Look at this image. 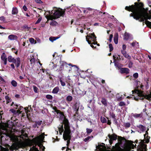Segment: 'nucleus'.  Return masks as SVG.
Segmentation results:
<instances>
[{"mask_svg": "<svg viewBox=\"0 0 151 151\" xmlns=\"http://www.w3.org/2000/svg\"><path fill=\"white\" fill-rule=\"evenodd\" d=\"M134 5H132L129 6H126L125 9L132 13L129 14L130 17H132L135 19H138L141 14V10L139 6V2H135Z\"/></svg>", "mask_w": 151, "mask_h": 151, "instance_id": "obj_1", "label": "nucleus"}, {"mask_svg": "<svg viewBox=\"0 0 151 151\" xmlns=\"http://www.w3.org/2000/svg\"><path fill=\"white\" fill-rule=\"evenodd\" d=\"M132 94L137 93L138 94V96L140 97L139 98V97L138 98L134 96V99L136 101H138L139 99L143 100L144 99H145L149 101L151 100V92L150 93L149 95H147L143 91L138 89L132 90Z\"/></svg>", "mask_w": 151, "mask_h": 151, "instance_id": "obj_2", "label": "nucleus"}, {"mask_svg": "<svg viewBox=\"0 0 151 151\" xmlns=\"http://www.w3.org/2000/svg\"><path fill=\"white\" fill-rule=\"evenodd\" d=\"M96 38V37L94 32L89 34L87 35L86 38V41L89 44H91L92 41L93 42L92 44H97L98 46H99V44L97 43Z\"/></svg>", "mask_w": 151, "mask_h": 151, "instance_id": "obj_3", "label": "nucleus"}, {"mask_svg": "<svg viewBox=\"0 0 151 151\" xmlns=\"http://www.w3.org/2000/svg\"><path fill=\"white\" fill-rule=\"evenodd\" d=\"M60 9L61 10L59 9L55 10L53 16L50 17V19L52 20L53 19H55L59 18L60 17H63L65 14V10H63L62 9Z\"/></svg>", "mask_w": 151, "mask_h": 151, "instance_id": "obj_4", "label": "nucleus"}, {"mask_svg": "<svg viewBox=\"0 0 151 151\" xmlns=\"http://www.w3.org/2000/svg\"><path fill=\"white\" fill-rule=\"evenodd\" d=\"M8 61L9 62H12L15 64L17 68H18L20 64V59L19 57L15 59L11 55H9L8 57Z\"/></svg>", "mask_w": 151, "mask_h": 151, "instance_id": "obj_5", "label": "nucleus"}, {"mask_svg": "<svg viewBox=\"0 0 151 151\" xmlns=\"http://www.w3.org/2000/svg\"><path fill=\"white\" fill-rule=\"evenodd\" d=\"M60 117H64V119L63 121V123L61 124V125H60V127H58L60 133V131L62 132L64 131L63 124H64V127H69L68 120L65 117L64 115V116H62Z\"/></svg>", "mask_w": 151, "mask_h": 151, "instance_id": "obj_6", "label": "nucleus"}, {"mask_svg": "<svg viewBox=\"0 0 151 151\" xmlns=\"http://www.w3.org/2000/svg\"><path fill=\"white\" fill-rule=\"evenodd\" d=\"M65 131L63 134L64 137H65L64 139L65 140H67L68 139H70L71 137L70 136L71 131L70 129V127H64Z\"/></svg>", "mask_w": 151, "mask_h": 151, "instance_id": "obj_7", "label": "nucleus"}, {"mask_svg": "<svg viewBox=\"0 0 151 151\" xmlns=\"http://www.w3.org/2000/svg\"><path fill=\"white\" fill-rule=\"evenodd\" d=\"M60 63L61 64L60 65L63 67V68H64V66H65L66 67H67V65H68L69 66H70L72 67H74L75 70L77 71L78 70V69H79L78 67H77L76 65H73L71 63H70L68 64L66 62L62 61H60Z\"/></svg>", "mask_w": 151, "mask_h": 151, "instance_id": "obj_8", "label": "nucleus"}, {"mask_svg": "<svg viewBox=\"0 0 151 151\" xmlns=\"http://www.w3.org/2000/svg\"><path fill=\"white\" fill-rule=\"evenodd\" d=\"M1 63H2L4 65L7 64V59L6 54L5 52H3L1 57Z\"/></svg>", "mask_w": 151, "mask_h": 151, "instance_id": "obj_9", "label": "nucleus"}, {"mask_svg": "<svg viewBox=\"0 0 151 151\" xmlns=\"http://www.w3.org/2000/svg\"><path fill=\"white\" fill-rule=\"evenodd\" d=\"M8 124L7 123L1 122L0 123V137H1V135L2 134L1 133V129L4 130H7L6 128L8 127Z\"/></svg>", "mask_w": 151, "mask_h": 151, "instance_id": "obj_10", "label": "nucleus"}, {"mask_svg": "<svg viewBox=\"0 0 151 151\" xmlns=\"http://www.w3.org/2000/svg\"><path fill=\"white\" fill-rule=\"evenodd\" d=\"M108 137L110 139H112L113 140H115L117 139V137H118V139H120L122 141V137L121 136H117L115 134H113L111 135L110 134H109L108 135Z\"/></svg>", "mask_w": 151, "mask_h": 151, "instance_id": "obj_11", "label": "nucleus"}, {"mask_svg": "<svg viewBox=\"0 0 151 151\" xmlns=\"http://www.w3.org/2000/svg\"><path fill=\"white\" fill-rule=\"evenodd\" d=\"M24 109L23 107L19 106L18 108V109L17 110L19 111H18V116L20 117L21 118L25 115L24 113H22V111Z\"/></svg>", "mask_w": 151, "mask_h": 151, "instance_id": "obj_12", "label": "nucleus"}, {"mask_svg": "<svg viewBox=\"0 0 151 151\" xmlns=\"http://www.w3.org/2000/svg\"><path fill=\"white\" fill-rule=\"evenodd\" d=\"M129 70L127 68H121L120 69V72L122 74L126 73L129 74Z\"/></svg>", "mask_w": 151, "mask_h": 151, "instance_id": "obj_13", "label": "nucleus"}, {"mask_svg": "<svg viewBox=\"0 0 151 151\" xmlns=\"http://www.w3.org/2000/svg\"><path fill=\"white\" fill-rule=\"evenodd\" d=\"M53 109L55 110V112H56L57 114H59L60 117H61L62 116H64V113L63 112H61L60 110L58 109L56 107H54Z\"/></svg>", "mask_w": 151, "mask_h": 151, "instance_id": "obj_14", "label": "nucleus"}, {"mask_svg": "<svg viewBox=\"0 0 151 151\" xmlns=\"http://www.w3.org/2000/svg\"><path fill=\"white\" fill-rule=\"evenodd\" d=\"M35 123L32 125V127L34 128H36L37 127L38 128L37 126H40L42 123V121H35Z\"/></svg>", "mask_w": 151, "mask_h": 151, "instance_id": "obj_15", "label": "nucleus"}, {"mask_svg": "<svg viewBox=\"0 0 151 151\" xmlns=\"http://www.w3.org/2000/svg\"><path fill=\"white\" fill-rule=\"evenodd\" d=\"M141 14L140 16L139 17V18L138 19H135L136 20H139L140 19V22H144L145 20L146 21V18L145 17L142 13V11L140 12Z\"/></svg>", "mask_w": 151, "mask_h": 151, "instance_id": "obj_16", "label": "nucleus"}, {"mask_svg": "<svg viewBox=\"0 0 151 151\" xmlns=\"http://www.w3.org/2000/svg\"><path fill=\"white\" fill-rule=\"evenodd\" d=\"M8 38L11 40H17L18 38L15 35H11L8 36Z\"/></svg>", "mask_w": 151, "mask_h": 151, "instance_id": "obj_17", "label": "nucleus"}, {"mask_svg": "<svg viewBox=\"0 0 151 151\" xmlns=\"http://www.w3.org/2000/svg\"><path fill=\"white\" fill-rule=\"evenodd\" d=\"M118 33H116L114 35V43L116 44L118 43Z\"/></svg>", "mask_w": 151, "mask_h": 151, "instance_id": "obj_18", "label": "nucleus"}, {"mask_svg": "<svg viewBox=\"0 0 151 151\" xmlns=\"http://www.w3.org/2000/svg\"><path fill=\"white\" fill-rule=\"evenodd\" d=\"M92 9L90 8H83L82 11L85 14H86L89 12L88 11H91Z\"/></svg>", "mask_w": 151, "mask_h": 151, "instance_id": "obj_19", "label": "nucleus"}, {"mask_svg": "<svg viewBox=\"0 0 151 151\" xmlns=\"http://www.w3.org/2000/svg\"><path fill=\"white\" fill-rule=\"evenodd\" d=\"M121 52L125 58L128 59H130L131 57L128 54H127L126 51L124 50H121Z\"/></svg>", "mask_w": 151, "mask_h": 151, "instance_id": "obj_20", "label": "nucleus"}, {"mask_svg": "<svg viewBox=\"0 0 151 151\" xmlns=\"http://www.w3.org/2000/svg\"><path fill=\"white\" fill-rule=\"evenodd\" d=\"M101 102L105 106H107V101L105 98L102 97Z\"/></svg>", "mask_w": 151, "mask_h": 151, "instance_id": "obj_21", "label": "nucleus"}, {"mask_svg": "<svg viewBox=\"0 0 151 151\" xmlns=\"http://www.w3.org/2000/svg\"><path fill=\"white\" fill-rule=\"evenodd\" d=\"M132 116L135 118H141L142 116V112L139 114L132 113Z\"/></svg>", "mask_w": 151, "mask_h": 151, "instance_id": "obj_22", "label": "nucleus"}, {"mask_svg": "<svg viewBox=\"0 0 151 151\" xmlns=\"http://www.w3.org/2000/svg\"><path fill=\"white\" fill-rule=\"evenodd\" d=\"M59 90L60 88L59 87L57 86L54 88L52 91V93L54 94H57L58 93Z\"/></svg>", "mask_w": 151, "mask_h": 151, "instance_id": "obj_23", "label": "nucleus"}, {"mask_svg": "<svg viewBox=\"0 0 151 151\" xmlns=\"http://www.w3.org/2000/svg\"><path fill=\"white\" fill-rule=\"evenodd\" d=\"M137 127L139 128L142 132L145 131L146 129L145 126L142 124H139V125L137 126Z\"/></svg>", "mask_w": 151, "mask_h": 151, "instance_id": "obj_24", "label": "nucleus"}, {"mask_svg": "<svg viewBox=\"0 0 151 151\" xmlns=\"http://www.w3.org/2000/svg\"><path fill=\"white\" fill-rule=\"evenodd\" d=\"M9 111L12 113L18 116V111H19L16 110L14 109H12L9 110Z\"/></svg>", "mask_w": 151, "mask_h": 151, "instance_id": "obj_25", "label": "nucleus"}, {"mask_svg": "<svg viewBox=\"0 0 151 151\" xmlns=\"http://www.w3.org/2000/svg\"><path fill=\"white\" fill-rule=\"evenodd\" d=\"M5 99L6 100V103L7 104L11 102V101H12V99H11V98L9 97L8 96H5Z\"/></svg>", "mask_w": 151, "mask_h": 151, "instance_id": "obj_26", "label": "nucleus"}, {"mask_svg": "<svg viewBox=\"0 0 151 151\" xmlns=\"http://www.w3.org/2000/svg\"><path fill=\"white\" fill-rule=\"evenodd\" d=\"M18 13L17 9L16 7H13L12 9V14L14 15L17 14Z\"/></svg>", "mask_w": 151, "mask_h": 151, "instance_id": "obj_27", "label": "nucleus"}, {"mask_svg": "<svg viewBox=\"0 0 151 151\" xmlns=\"http://www.w3.org/2000/svg\"><path fill=\"white\" fill-rule=\"evenodd\" d=\"M129 34L125 32L124 34V39L125 40H128L129 37Z\"/></svg>", "mask_w": 151, "mask_h": 151, "instance_id": "obj_28", "label": "nucleus"}, {"mask_svg": "<svg viewBox=\"0 0 151 151\" xmlns=\"http://www.w3.org/2000/svg\"><path fill=\"white\" fill-rule=\"evenodd\" d=\"M0 20L3 21L5 23H7L9 22V21L6 20H5V17L4 16H1L0 17Z\"/></svg>", "mask_w": 151, "mask_h": 151, "instance_id": "obj_29", "label": "nucleus"}, {"mask_svg": "<svg viewBox=\"0 0 151 151\" xmlns=\"http://www.w3.org/2000/svg\"><path fill=\"white\" fill-rule=\"evenodd\" d=\"M73 98L71 96H68L66 98V101L67 102H70L72 101Z\"/></svg>", "mask_w": 151, "mask_h": 151, "instance_id": "obj_30", "label": "nucleus"}, {"mask_svg": "<svg viewBox=\"0 0 151 151\" xmlns=\"http://www.w3.org/2000/svg\"><path fill=\"white\" fill-rule=\"evenodd\" d=\"M11 84L13 86L15 87H17V82L14 80H13L11 81Z\"/></svg>", "mask_w": 151, "mask_h": 151, "instance_id": "obj_31", "label": "nucleus"}, {"mask_svg": "<svg viewBox=\"0 0 151 151\" xmlns=\"http://www.w3.org/2000/svg\"><path fill=\"white\" fill-rule=\"evenodd\" d=\"M93 137L92 136H89L87 137L84 139V141L85 142H87L88 141L91 139L92 138H93Z\"/></svg>", "mask_w": 151, "mask_h": 151, "instance_id": "obj_32", "label": "nucleus"}, {"mask_svg": "<svg viewBox=\"0 0 151 151\" xmlns=\"http://www.w3.org/2000/svg\"><path fill=\"white\" fill-rule=\"evenodd\" d=\"M38 145L40 147V148H41L42 150V151H44L45 149V147L43 145L40 143H39Z\"/></svg>", "mask_w": 151, "mask_h": 151, "instance_id": "obj_33", "label": "nucleus"}, {"mask_svg": "<svg viewBox=\"0 0 151 151\" xmlns=\"http://www.w3.org/2000/svg\"><path fill=\"white\" fill-rule=\"evenodd\" d=\"M30 61L31 62V64H32L33 63H35V60L33 56H32V57H31V59L30 60Z\"/></svg>", "mask_w": 151, "mask_h": 151, "instance_id": "obj_34", "label": "nucleus"}, {"mask_svg": "<svg viewBox=\"0 0 151 151\" xmlns=\"http://www.w3.org/2000/svg\"><path fill=\"white\" fill-rule=\"evenodd\" d=\"M145 18H146V24H147V23H151V22H150L148 21L147 20V19H151V17L149 16L148 15H147V16L146 17H145Z\"/></svg>", "mask_w": 151, "mask_h": 151, "instance_id": "obj_35", "label": "nucleus"}, {"mask_svg": "<svg viewBox=\"0 0 151 151\" xmlns=\"http://www.w3.org/2000/svg\"><path fill=\"white\" fill-rule=\"evenodd\" d=\"M58 24V23L54 20H53L50 23V25L52 26H56Z\"/></svg>", "mask_w": 151, "mask_h": 151, "instance_id": "obj_36", "label": "nucleus"}, {"mask_svg": "<svg viewBox=\"0 0 151 151\" xmlns=\"http://www.w3.org/2000/svg\"><path fill=\"white\" fill-rule=\"evenodd\" d=\"M46 98L48 99L52 100L53 99L52 96L49 94H47L46 95Z\"/></svg>", "mask_w": 151, "mask_h": 151, "instance_id": "obj_37", "label": "nucleus"}, {"mask_svg": "<svg viewBox=\"0 0 151 151\" xmlns=\"http://www.w3.org/2000/svg\"><path fill=\"white\" fill-rule=\"evenodd\" d=\"M101 122L103 123H105L106 122V120L104 117H101Z\"/></svg>", "mask_w": 151, "mask_h": 151, "instance_id": "obj_38", "label": "nucleus"}, {"mask_svg": "<svg viewBox=\"0 0 151 151\" xmlns=\"http://www.w3.org/2000/svg\"><path fill=\"white\" fill-rule=\"evenodd\" d=\"M58 37H50L49 38V40L51 42H52L56 40V39H58Z\"/></svg>", "mask_w": 151, "mask_h": 151, "instance_id": "obj_39", "label": "nucleus"}, {"mask_svg": "<svg viewBox=\"0 0 151 151\" xmlns=\"http://www.w3.org/2000/svg\"><path fill=\"white\" fill-rule=\"evenodd\" d=\"M23 28L26 30H27V31H29L30 27H28V26L26 24H25L23 26Z\"/></svg>", "mask_w": 151, "mask_h": 151, "instance_id": "obj_40", "label": "nucleus"}, {"mask_svg": "<svg viewBox=\"0 0 151 151\" xmlns=\"http://www.w3.org/2000/svg\"><path fill=\"white\" fill-rule=\"evenodd\" d=\"M29 41L31 44L35 43L36 42L35 39L32 38H31L29 39Z\"/></svg>", "mask_w": 151, "mask_h": 151, "instance_id": "obj_41", "label": "nucleus"}, {"mask_svg": "<svg viewBox=\"0 0 151 151\" xmlns=\"http://www.w3.org/2000/svg\"><path fill=\"white\" fill-rule=\"evenodd\" d=\"M130 126H131V124L129 122L125 123L124 124V126L125 127V128H129L130 127Z\"/></svg>", "mask_w": 151, "mask_h": 151, "instance_id": "obj_42", "label": "nucleus"}, {"mask_svg": "<svg viewBox=\"0 0 151 151\" xmlns=\"http://www.w3.org/2000/svg\"><path fill=\"white\" fill-rule=\"evenodd\" d=\"M63 68H64L60 65L59 68L56 71L58 72H60L63 70Z\"/></svg>", "mask_w": 151, "mask_h": 151, "instance_id": "obj_43", "label": "nucleus"}, {"mask_svg": "<svg viewBox=\"0 0 151 151\" xmlns=\"http://www.w3.org/2000/svg\"><path fill=\"white\" fill-rule=\"evenodd\" d=\"M109 52H111L113 50V47L111 44H109Z\"/></svg>", "mask_w": 151, "mask_h": 151, "instance_id": "obj_44", "label": "nucleus"}, {"mask_svg": "<svg viewBox=\"0 0 151 151\" xmlns=\"http://www.w3.org/2000/svg\"><path fill=\"white\" fill-rule=\"evenodd\" d=\"M86 130V132L88 134H90L93 131L92 129H91L87 128Z\"/></svg>", "mask_w": 151, "mask_h": 151, "instance_id": "obj_45", "label": "nucleus"}, {"mask_svg": "<svg viewBox=\"0 0 151 151\" xmlns=\"http://www.w3.org/2000/svg\"><path fill=\"white\" fill-rule=\"evenodd\" d=\"M59 81L60 82L62 86H64L65 85V82L63 81L61 79H60Z\"/></svg>", "mask_w": 151, "mask_h": 151, "instance_id": "obj_46", "label": "nucleus"}, {"mask_svg": "<svg viewBox=\"0 0 151 151\" xmlns=\"http://www.w3.org/2000/svg\"><path fill=\"white\" fill-rule=\"evenodd\" d=\"M109 115L112 118H115L116 117L115 114L113 112H110L109 114Z\"/></svg>", "mask_w": 151, "mask_h": 151, "instance_id": "obj_47", "label": "nucleus"}, {"mask_svg": "<svg viewBox=\"0 0 151 151\" xmlns=\"http://www.w3.org/2000/svg\"><path fill=\"white\" fill-rule=\"evenodd\" d=\"M20 105V104L18 105V104H14L13 106L14 109H18V107Z\"/></svg>", "mask_w": 151, "mask_h": 151, "instance_id": "obj_48", "label": "nucleus"}, {"mask_svg": "<svg viewBox=\"0 0 151 151\" xmlns=\"http://www.w3.org/2000/svg\"><path fill=\"white\" fill-rule=\"evenodd\" d=\"M133 63L131 61H129L128 64V67L129 68H131L132 67Z\"/></svg>", "mask_w": 151, "mask_h": 151, "instance_id": "obj_49", "label": "nucleus"}, {"mask_svg": "<svg viewBox=\"0 0 151 151\" xmlns=\"http://www.w3.org/2000/svg\"><path fill=\"white\" fill-rule=\"evenodd\" d=\"M42 19V18L41 17H40L38 19V20H37L36 22L35 23V24H37L39 23L40 21H41Z\"/></svg>", "mask_w": 151, "mask_h": 151, "instance_id": "obj_50", "label": "nucleus"}, {"mask_svg": "<svg viewBox=\"0 0 151 151\" xmlns=\"http://www.w3.org/2000/svg\"><path fill=\"white\" fill-rule=\"evenodd\" d=\"M33 87L34 92L36 93H37L38 92L37 91L38 90V88H37L35 86H34Z\"/></svg>", "mask_w": 151, "mask_h": 151, "instance_id": "obj_51", "label": "nucleus"}, {"mask_svg": "<svg viewBox=\"0 0 151 151\" xmlns=\"http://www.w3.org/2000/svg\"><path fill=\"white\" fill-rule=\"evenodd\" d=\"M24 109L25 110V111L27 114H27L28 112H30L29 110L28 109V107H26Z\"/></svg>", "mask_w": 151, "mask_h": 151, "instance_id": "obj_52", "label": "nucleus"}, {"mask_svg": "<svg viewBox=\"0 0 151 151\" xmlns=\"http://www.w3.org/2000/svg\"><path fill=\"white\" fill-rule=\"evenodd\" d=\"M116 151H122L123 149L119 146L116 147Z\"/></svg>", "mask_w": 151, "mask_h": 151, "instance_id": "obj_53", "label": "nucleus"}, {"mask_svg": "<svg viewBox=\"0 0 151 151\" xmlns=\"http://www.w3.org/2000/svg\"><path fill=\"white\" fill-rule=\"evenodd\" d=\"M133 77L135 78H137L138 77V74L137 73H134L133 75Z\"/></svg>", "mask_w": 151, "mask_h": 151, "instance_id": "obj_54", "label": "nucleus"}, {"mask_svg": "<svg viewBox=\"0 0 151 151\" xmlns=\"http://www.w3.org/2000/svg\"><path fill=\"white\" fill-rule=\"evenodd\" d=\"M113 37V35L112 34L110 35L109 37V41L110 42H111L112 40V39Z\"/></svg>", "mask_w": 151, "mask_h": 151, "instance_id": "obj_55", "label": "nucleus"}, {"mask_svg": "<svg viewBox=\"0 0 151 151\" xmlns=\"http://www.w3.org/2000/svg\"><path fill=\"white\" fill-rule=\"evenodd\" d=\"M119 106H125V104L124 102L123 101H121L119 103Z\"/></svg>", "mask_w": 151, "mask_h": 151, "instance_id": "obj_56", "label": "nucleus"}, {"mask_svg": "<svg viewBox=\"0 0 151 151\" xmlns=\"http://www.w3.org/2000/svg\"><path fill=\"white\" fill-rule=\"evenodd\" d=\"M139 6L140 8V9H141L143 7L144 4L141 2H139Z\"/></svg>", "mask_w": 151, "mask_h": 151, "instance_id": "obj_57", "label": "nucleus"}, {"mask_svg": "<svg viewBox=\"0 0 151 151\" xmlns=\"http://www.w3.org/2000/svg\"><path fill=\"white\" fill-rule=\"evenodd\" d=\"M37 3L42 4L43 2L41 0H34Z\"/></svg>", "mask_w": 151, "mask_h": 151, "instance_id": "obj_58", "label": "nucleus"}, {"mask_svg": "<svg viewBox=\"0 0 151 151\" xmlns=\"http://www.w3.org/2000/svg\"><path fill=\"white\" fill-rule=\"evenodd\" d=\"M12 146L13 147L14 150H16V149H17V146H16V145H15V144H13L12 145Z\"/></svg>", "mask_w": 151, "mask_h": 151, "instance_id": "obj_59", "label": "nucleus"}, {"mask_svg": "<svg viewBox=\"0 0 151 151\" xmlns=\"http://www.w3.org/2000/svg\"><path fill=\"white\" fill-rule=\"evenodd\" d=\"M103 146L102 145H99L98 146H96V148L98 149H100L101 147H103Z\"/></svg>", "mask_w": 151, "mask_h": 151, "instance_id": "obj_60", "label": "nucleus"}, {"mask_svg": "<svg viewBox=\"0 0 151 151\" xmlns=\"http://www.w3.org/2000/svg\"><path fill=\"white\" fill-rule=\"evenodd\" d=\"M147 110V109H146L145 108L143 109V111L144 112H145V114L147 116L148 114L146 112Z\"/></svg>", "mask_w": 151, "mask_h": 151, "instance_id": "obj_61", "label": "nucleus"}, {"mask_svg": "<svg viewBox=\"0 0 151 151\" xmlns=\"http://www.w3.org/2000/svg\"><path fill=\"white\" fill-rule=\"evenodd\" d=\"M23 9L25 11H26L27 10V9L25 5H24L23 7Z\"/></svg>", "mask_w": 151, "mask_h": 151, "instance_id": "obj_62", "label": "nucleus"}, {"mask_svg": "<svg viewBox=\"0 0 151 151\" xmlns=\"http://www.w3.org/2000/svg\"><path fill=\"white\" fill-rule=\"evenodd\" d=\"M0 80L4 82H5V81L3 78L1 76H0Z\"/></svg>", "mask_w": 151, "mask_h": 151, "instance_id": "obj_63", "label": "nucleus"}, {"mask_svg": "<svg viewBox=\"0 0 151 151\" xmlns=\"http://www.w3.org/2000/svg\"><path fill=\"white\" fill-rule=\"evenodd\" d=\"M15 96L16 98H19L20 97V95L18 94H16L15 95Z\"/></svg>", "mask_w": 151, "mask_h": 151, "instance_id": "obj_64", "label": "nucleus"}]
</instances>
